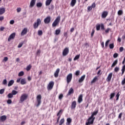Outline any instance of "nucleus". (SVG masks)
Instances as JSON below:
<instances>
[{"mask_svg": "<svg viewBox=\"0 0 125 125\" xmlns=\"http://www.w3.org/2000/svg\"><path fill=\"white\" fill-rule=\"evenodd\" d=\"M42 104V95H38L36 97V102L35 104V106L36 107H40L41 106V104Z\"/></svg>", "mask_w": 125, "mask_h": 125, "instance_id": "nucleus-1", "label": "nucleus"}, {"mask_svg": "<svg viewBox=\"0 0 125 125\" xmlns=\"http://www.w3.org/2000/svg\"><path fill=\"white\" fill-rule=\"evenodd\" d=\"M28 98V95L27 94H23L20 97V103H23L25 100H27Z\"/></svg>", "mask_w": 125, "mask_h": 125, "instance_id": "nucleus-2", "label": "nucleus"}, {"mask_svg": "<svg viewBox=\"0 0 125 125\" xmlns=\"http://www.w3.org/2000/svg\"><path fill=\"white\" fill-rule=\"evenodd\" d=\"M60 19H61L60 16L57 17L56 20L54 21L52 23V27H56L57 25H59V23L60 22Z\"/></svg>", "mask_w": 125, "mask_h": 125, "instance_id": "nucleus-3", "label": "nucleus"}, {"mask_svg": "<svg viewBox=\"0 0 125 125\" xmlns=\"http://www.w3.org/2000/svg\"><path fill=\"white\" fill-rule=\"evenodd\" d=\"M94 120H95V118L92 117L90 116L87 120V122L85 123V125H93V123H94Z\"/></svg>", "mask_w": 125, "mask_h": 125, "instance_id": "nucleus-4", "label": "nucleus"}, {"mask_svg": "<svg viewBox=\"0 0 125 125\" xmlns=\"http://www.w3.org/2000/svg\"><path fill=\"white\" fill-rule=\"evenodd\" d=\"M73 78V74L72 73H69L66 77V82L67 83H70Z\"/></svg>", "mask_w": 125, "mask_h": 125, "instance_id": "nucleus-5", "label": "nucleus"}, {"mask_svg": "<svg viewBox=\"0 0 125 125\" xmlns=\"http://www.w3.org/2000/svg\"><path fill=\"white\" fill-rule=\"evenodd\" d=\"M54 86V82L53 81L50 82L47 87L48 90H51L53 88Z\"/></svg>", "mask_w": 125, "mask_h": 125, "instance_id": "nucleus-6", "label": "nucleus"}, {"mask_svg": "<svg viewBox=\"0 0 125 125\" xmlns=\"http://www.w3.org/2000/svg\"><path fill=\"white\" fill-rule=\"evenodd\" d=\"M41 23H42V21H41V19H38L37 20V22H35L34 24V29H37V28L39 27V25H41Z\"/></svg>", "mask_w": 125, "mask_h": 125, "instance_id": "nucleus-7", "label": "nucleus"}, {"mask_svg": "<svg viewBox=\"0 0 125 125\" xmlns=\"http://www.w3.org/2000/svg\"><path fill=\"white\" fill-rule=\"evenodd\" d=\"M16 36V33L14 32L12 33L9 37L8 39V42H10L11 40H14L15 39V36Z\"/></svg>", "mask_w": 125, "mask_h": 125, "instance_id": "nucleus-8", "label": "nucleus"}, {"mask_svg": "<svg viewBox=\"0 0 125 125\" xmlns=\"http://www.w3.org/2000/svg\"><path fill=\"white\" fill-rule=\"evenodd\" d=\"M96 6V4H95V2H94L92 4L91 6H88L87 7V11L89 12V11H91V10H92V8H95Z\"/></svg>", "mask_w": 125, "mask_h": 125, "instance_id": "nucleus-9", "label": "nucleus"}, {"mask_svg": "<svg viewBox=\"0 0 125 125\" xmlns=\"http://www.w3.org/2000/svg\"><path fill=\"white\" fill-rule=\"evenodd\" d=\"M51 20V18L50 16H48L44 20V22L45 24H49L50 23V21Z\"/></svg>", "mask_w": 125, "mask_h": 125, "instance_id": "nucleus-10", "label": "nucleus"}, {"mask_svg": "<svg viewBox=\"0 0 125 125\" xmlns=\"http://www.w3.org/2000/svg\"><path fill=\"white\" fill-rule=\"evenodd\" d=\"M112 77H113V73H109L106 79V81L107 82V83H110V82H111V80H112Z\"/></svg>", "mask_w": 125, "mask_h": 125, "instance_id": "nucleus-11", "label": "nucleus"}, {"mask_svg": "<svg viewBox=\"0 0 125 125\" xmlns=\"http://www.w3.org/2000/svg\"><path fill=\"white\" fill-rule=\"evenodd\" d=\"M68 53H69V48L66 47L64 49L62 52V55L63 56H66Z\"/></svg>", "mask_w": 125, "mask_h": 125, "instance_id": "nucleus-12", "label": "nucleus"}, {"mask_svg": "<svg viewBox=\"0 0 125 125\" xmlns=\"http://www.w3.org/2000/svg\"><path fill=\"white\" fill-rule=\"evenodd\" d=\"M108 11H104L103 12L102 14V18L105 19L107 16H108Z\"/></svg>", "mask_w": 125, "mask_h": 125, "instance_id": "nucleus-13", "label": "nucleus"}, {"mask_svg": "<svg viewBox=\"0 0 125 125\" xmlns=\"http://www.w3.org/2000/svg\"><path fill=\"white\" fill-rule=\"evenodd\" d=\"M98 112H99V110L98 109H96L95 111H94L91 115V118H95L94 116H96L98 114Z\"/></svg>", "mask_w": 125, "mask_h": 125, "instance_id": "nucleus-14", "label": "nucleus"}, {"mask_svg": "<svg viewBox=\"0 0 125 125\" xmlns=\"http://www.w3.org/2000/svg\"><path fill=\"white\" fill-rule=\"evenodd\" d=\"M60 72V69H57L56 71L54 73L55 78H58V76H59V72Z\"/></svg>", "mask_w": 125, "mask_h": 125, "instance_id": "nucleus-15", "label": "nucleus"}, {"mask_svg": "<svg viewBox=\"0 0 125 125\" xmlns=\"http://www.w3.org/2000/svg\"><path fill=\"white\" fill-rule=\"evenodd\" d=\"M76 106H77V102L76 101L72 102L71 104V109H76Z\"/></svg>", "mask_w": 125, "mask_h": 125, "instance_id": "nucleus-16", "label": "nucleus"}, {"mask_svg": "<svg viewBox=\"0 0 125 125\" xmlns=\"http://www.w3.org/2000/svg\"><path fill=\"white\" fill-rule=\"evenodd\" d=\"M62 113H63V110L62 109L60 110L59 112H58L57 114V116L58 117L57 118L58 120L59 121V120H60V118H61V115H60V114H62Z\"/></svg>", "mask_w": 125, "mask_h": 125, "instance_id": "nucleus-17", "label": "nucleus"}, {"mask_svg": "<svg viewBox=\"0 0 125 125\" xmlns=\"http://www.w3.org/2000/svg\"><path fill=\"white\" fill-rule=\"evenodd\" d=\"M72 123V119L71 118H68L66 119V125H70Z\"/></svg>", "mask_w": 125, "mask_h": 125, "instance_id": "nucleus-18", "label": "nucleus"}, {"mask_svg": "<svg viewBox=\"0 0 125 125\" xmlns=\"http://www.w3.org/2000/svg\"><path fill=\"white\" fill-rule=\"evenodd\" d=\"M83 94H81L79 97H78V103L80 104L82 103V102H83Z\"/></svg>", "mask_w": 125, "mask_h": 125, "instance_id": "nucleus-19", "label": "nucleus"}, {"mask_svg": "<svg viewBox=\"0 0 125 125\" xmlns=\"http://www.w3.org/2000/svg\"><path fill=\"white\" fill-rule=\"evenodd\" d=\"M76 3H77V0H71L70 2V5L72 7H74L75 6Z\"/></svg>", "mask_w": 125, "mask_h": 125, "instance_id": "nucleus-20", "label": "nucleus"}, {"mask_svg": "<svg viewBox=\"0 0 125 125\" xmlns=\"http://www.w3.org/2000/svg\"><path fill=\"white\" fill-rule=\"evenodd\" d=\"M27 28H25L23 29V30L21 31V36H24V35H26V34H27Z\"/></svg>", "mask_w": 125, "mask_h": 125, "instance_id": "nucleus-21", "label": "nucleus"}, {"mask_svg": "<svg viewBox=\"0 0 125 125\" xmlns=\"http://www.w3.org/2000/svg\"><path fill=\"white\" fill-rule=\"evenodd\" d=\"M73 93H74V89L70 88L67 93V96H69V95H71V94H73Z\"/></svg>", "mask_w": 125, "mask_h": 125, "instance_id": "nucleus-22", "label": "nucleus"}, {"mask_svg": "<svg viewBox=\"0 0 125 125\" xmlns=\"http://www.w3.org/2000/svg\"><path fill=\"white\" fill-rule=\"evenodd\" d=\"M6 116L3 115L0 117V121H1V122H4V121H6Z\"/></svg>", "mask_w": 125, "mask_h": 125, "instance_id": "nucleus-23", "label": "nucleus"}, {"mask_svg": "<svg viewBox=\"0 0 125 125\" xmlns=\"http://www.w3.org/2000/svg\"><path fill=\"white\" fill-rule=\"evenodd\" d=\"M98 81V77H97V76H95L93 79L92 80V81L91 82V84H92L93 83H95L96 82H97Z\"/></svg>", "mask_w": 125, "mask_h": 125, "instance_id": "nucleus-24", "label": "nucleus"}, {"mask_svg": "<svg viewBox=\"0 0 125 125\" xmlns=\"http://www.w3.org/2000/svg\"><path fill=\"white\" fill-rule=\"evenodd\" d=\"M84 79H85V75L82 76L81 78L79 80V83H83V81H84Z\"/></svg>", "mask_w": 125, "mask_h": 125, "instance_id": "nucleus-25", "label": "nucleus"}, {"mask_svg": "<svg viewBox=\"0 0 125 125\" xmlns=\"http://www.w3.org/2000/svg\"><path fill=\"white\" fill-rule=\"evenodd\" d=\"M5 12V8H0V15H2Z\"/></svg>", "mask_w": 125, "mask_h": 125, "instance_id": "nucleus-26", "label": "nucleus"}, {"mask_svg": "<svg viewBox=\"0 0 125 125\" xmlns=\"http://www.w3.org/2000/svg\"><path fill=\"white\" fill-rule=\"evenodd\" d=\"M51 1H52V0H46L45 2V5H46V6H48V5H50V4L51 3Z\"/></svg>", "mask_w": 125, "mask_h": 125, "instance_id": "nucleus-27", "label": "nucleus"}, {"mask_svg": "<svg viewBox=\"0 0 125 125\" xmlns=\"http://www.w3.org/2000/svg\"><path fill=\"white\" fill-rule=\"evenodd\" d=\"M13 83H14V80H12L10 81L8 83V86H11Z\"/></svg>", "mask_w": 125, "mask_h": 125, "instance_id": "nucleus-28", "label": "nucleus"}, {"mask_svg": "<svg viewBox=\"0 0 125 125\" xmlns=\"http://www.w3.org/2000/svg\"><path fill=\"white\" fill-rule=\"evenodd\" d=\"M64 123H65V119L62 118L61 119L59 125H62L64 124Z\"/></svg>", "mask_w": 125, "mask_h": 125, "instance_id": "nucleus-29", "label": "nucleus"}, {"mask_svg": "<svg viewBox=\"0 0 125 125\" xmlns=\"http://www.w3.org/2000/svg\"><path fill=\"white\" fill-rule=\"evenodd\" d=\"M117 64H118V60L114 61V62H113L111 65L112 68H113V67H115V66H116Z\"/></svg>", "mask_w": 125, "mask_h": 125, "instance_id": "nucleus-30", "label": "nucleus"}, {"mask_svg": "<svg viewBox=\"0 0 125 125\" xmlns=\"http://www.w3.org/2000/svg\"><path fill=\"white\" fill-rule=\"evenodd\" d=\"M21 84H26V80H25V79H22L21 80Z\"/></svg>", "mask_w": 125, "mask_h": 125, "instance_id": "nucleus-31", "label": "nucleus"}, {"mask_svg": "<svg viewBox=\"0 0 125 125\" xmlns=\"http://www.w3.org/2000/svg\"><path fill=\"white\" fill-rule=\"evenodd\" d=\"M60 33H61V30L60 29H56L55 31V35H56V36H58V35H59L60 34Z\"/></svg>", "mask_w": 125, "mask_h": 125, "instance_id": "nucleus-32", "label": "nucleus"}, {"mask_svg": "<svg viewBox=\"0 0 125 125\" xmlns=\"http://www.w3.org/2000/svg\"><path fill=\"white\" fill-rule=\"evenodd\" d=\"M121 71H122V76H123V75L125 74V65L122 66V69H121Z\"/></svg>", "mask_w": 125, "mask_h": 125, "instance_id": "nucleus-33", "label": "nucleus"}, {"mask_svg": "<svg viewBox=\"0 0 125 125\" xmlns=\"http://www.w3.org/2000/svg\"><path fill=\"white\" fill-rule=\"evenodd\" d=\"M37 7H42V2H38L36 4Z\"/></svg>", "mask_w": 125, "mask_h": 125, "instance_id": "nucleus-34", "label": "nucleus"}, {"mask_svg": "<svg viewBox=\"0 0 125 125\" xmlns=\"http://www.w3.org/2000/svg\"><path fill=\"white\" fill-rule=\"evenodd\" d=\"M100 27H101V25L100 24H98L96 25V28L97 31H99L100 30Z\"/></svg>", "mask_w": 125, "mask_h": 125, "instance_id": "nucleus-35", "label": "nucleus"}, {"mask_svg": "<svg viewBox=\"0 0 125 125\" xmlns=\"http://www.w3.org/2000/svg\"><path fill=\"white\" fill-rule=\"evenodd\" d=\"M115 93H112L110 94V99H113V98H114V97H115Z\"/></svg>", "mask_w": 125, "mask_h": 125, "instance_id": "nucleus-36", "label": "nucleus"}, {"mask_svg": "<svg viewBox=\"0 0 125 125\" xmlns=\"http://www.w3.org/2000/svg\"><path fill=\"white\" fill-rule=\"evenodd\" d=\"M120 92H118L117 93V94L116 95V101H118V100H119V98L120 97Z\"/></svg>", "mask_w": 125, "mask_h": 125, "instance_id": "nucleus-37", "label": "nucleus"}, {"mask_svg": "<svg viewBox=\"0 0 125 125\" xmlns=\"http://www.w3.org/2000/svg\"><path fill=\"white\" fill-rule=\"evenodd\" d=\"M7 97L9 99L13 98V95L12 93H9L7 95Z\"/></svg>", "mask_w": 125, "mask_h": 125, "instance_id": "nucleus-38", "label": "nucleus"}, {"mask_svg": "<svg viewBox=\"0 0 125 125\" xmlns=\"http://www.w3.org/2000/svg\"><path fill=\"white\" fill-rule=\"evenodd\" d=\"M119 71H120V67H116L114 68V72H115V73H118Z\"/></svg>", "mask_w": 125, "mask_h": 125, "instance_id": "nucleus-39", "label": "nucleus"}, {"mask_svg": "<svg viewBox=\"0 0 125 125\" xmlns=\"http://www.w3.org/2000/svg\"><path fill=\"white\" fill-rule=\"evenodd\" d=\"M80 58V54L76 55L74 58V61H76V60H78Z\"/></svg>", "mask_w": 125, "mask_h": 125, "instance_id": "nucleus-40", "label": "nucleus"}, {"mask_svg": "<svg viewBox=\"0 0 125 125\" xmlns=\"http://www.w3.org/2000/svg\"><path fill=\"white\" fill-rule=\"evenodd\" d=\"M19 77H22L24 76V72L21 71L18 74Z\"/></svg>", "mask_w": 125, "mask_h": 125, "instance_id": "nucleus-41", "label": "nucleus"}, {"mask_svg": "<svg viewBox=\"0 0 125 125\" xmlns=\"http://www.w3.org/2000/svg\"><path fill=\"white\" fill-rule=\"evenodd\" d=\"M123 13H124V12H123V10H120L118 12V14L119 15H123Z\"/></svg>", "mask_w": 125, "mask_h": 125, "instance_id": "nucleus-42", "label": "nucleus"}, {"mask_svg": "<svg viewBox=\"0 0 125 125\" xmlns=\"http://www.w3.org/2000/svg\"><path fill=\"white\" fill-rule=\"evenodd\" d=\"M11 93L13 94V95H16V94L17 93H18V92L13 90L12 91V93Z\"/></svg>", "mask_w": 125, "mask_h": 125, "instance_id": "nucleus-43", "label": "nucleus"}, {"mask_svg": "<svg viewBox=\"0 0 125 125\" xmlns=\"http://www.w3.org/2000/svg\"><path fill=\"white\" fill-rule=\"evenodd\" d=\"M114 46H115L114 45V43H113L109 44V48L110 49H113V48H114Z\"/></svg>", "mask_w": 125, "mask_h": 125, "instance_id": "nucleus-44", "label": "nucleus"}, {"mask_svg": "<svg viewBox=\"0 0 125 125\" xmlns=\"http://www.w3.org/2000/svg\"><path fill=\"white\" fill-rule=\"evenodd\" d=\"M80 74H81V71L80 70H77L75 72V76H79Z\"/></svg>", "mask_w": 125, "mask_h": 125, "instance_id": "nucleus-45", "label": "nucleus"}, {"mask_svg": "<svg viewBox=\"0 0 125 125\" xmlns=\"http://www.w3.org/2000/svg\"><path fill=\"white\" fill-rule=\"evenodd\" d=\"M109 42H110V40H107L105 43V47H107L109 45Z\"/></svg>", "mask_w": 125, "mask_h": 125, "instance_id": "nucleus-46", "label": "nucleus"}, {"mask_svg": "<svg viewBox=\"0 0 125 125\" xmlns=\"http://www.w3.org/2000/svg\"><path fill=\"white\" fill-rule=\"evenodd\" d=\"M101 30H102L103 31H104V30H105V26H104V24L103 23L101 24Z\"/></svg>", "mask_w": 125, "mask_h": 125, "instance_id": "nucleus-47", "label": "nucleus"}, {"mask_svg": "<svg viewBox=\"0 0 125 125\" xmlns=\"http://www.w3.org/2000/svg\"><path fill=\"white\" fill-rule=\"evenodd\" d=\"M54 9V5H51L50 7H49V10H53Z\"/></svg>", "mask_w": 125, "mask_h": 125, "instance_id": "nucleus-48", "label": "nucleus"}, {"mask_svg": "<svg viewBox=\"0 0 125 125\" xmlns=\"http://www.w3.org/2000/svg\"><path fill=\"white\" fill-rule=\"evenodd\" d=\"M37 0H32V7L36 4V1Z\"/></svg>", "mask_w": 125, "mask_h": 125, "instance_id": "nucleus-49", "label": "nucleus"}, {"mask_svg": "<svg viewBox=\"0 0 125 125\" xmlns=\"http://www.w3.org/2000/svg\"><path fill=\"white\" fill-rule=\"evenodd\" d=\"M38 35L39 36H42V31L39 30L38 31Z\"/></svg>", "mask_w": 125, "mask_h": 125, "instance_id": "nucleus-50", "label": "nucleus"}, {"mask_svg": "<svg viewBox=\"0 0 125 125\" xmlns=\"http://www.w3.org/2000/svg\"><path fill=\"white\" fill-rule=\"evenodd\" d=\"M94 33H95V30H94V29H92V33H91V37H93L94 35Z\"/></svg>", "mask_w": 125, "mask_h": 125, "instance_id": "nucleus-51", "label": "nucleus"}, {"mask_svg": "<svg viewBox=\"0 0 125 125\" xmlns=\"http://www.w3.org/2000/svg\"><path fill=\"white\" fill-rule=\"evenodd\" d=\"M110 31H111V28H107L105 30V33H106V34H108V33H109V32H110Z\"/></svg>", "mask_w": 125, "mask_h": 125, "instance_id": "nucleus-52", "label": "nucleus"}, {"mask_svg": "<svg viewBox=\"0 0 125 125\" xmlns=\"http://www.w3.org/2000/svg\"><path fill=\"white\" fill-rule=\"evenodd\" d=\"M63 94H61L59 96V99H60V100H61L62 98H63Z\"/></svg>", "mask_w": 125, "mask_h": 125, "instance_id": "nucleus-53", "label": "nucleus"}, {"mask_svg": "<svg viewBox=\"0 0 125 125\" xmlns=\"http://www.w3.org/2000/svg\"><path fill=\"white\" fill-rule=\"evenodd\" d=\"M118 56H119V54H118V53H114L113 55L114 58H117V57H118Z\"/></svg>", "mask_w": 125, "mask_h": 125, "instance_id": "nucleus-54", "label": "nucleus"}, {"mask_svg": "<svg viewBox=\"0 0 125 125\" xmlns=\"http://www.w3.org/2000/svg\"><path fill=\"white\" fill-rule=\"evenodd\" d=\"M7 104H11V103H12V101H11V100H10V99H8L7 101Z\"/></svg>", "mask_w": 125, "mask_h": 125, "instance_id": "nucleus-55", "label": "nucleus"}, {"mask_svg": "<svg viewBox=\"0 0 125 125\" xmlns=\"http://www.w3.org/2000/svg\"><path fill=\"white\" fill-rule=\"evenodd\" d=\"M31 69V65H29L26 67V71H30Z\"/></svg>", "mask_w": 125, "mask_h": 125, "instance_id": "nucleus-56", "label": "nucleus"}, {"mask_svg": "<svg viewBox=\"0 0 125 125\" xmlns=\"http://www.w3.org/2000/svg\"><path fill=\"white\" fill-rule=\"evenodd\" d=\"M4 92V89H1L0 90V94H3Z\"/></svg>", "mask_w": 125, "mask_h": 125, "instance_id": "nucleus-57", "label": "nucleus"}, {"mask_svg": "<svg viewBox=\"0 0 125 125\" xmlns=\"http://www.w3.org/2000/svg\"><path fill=\"white\" fill-rule=\"evenodd\" d=\"M37 55H38V56H40V55H41V50H37Z\"/></svg>", "mask_w": 125, "mask_h": 125, "instance_id": "nucleus-58", "label": "nucleus"}, {"mask_svg": "<svg viewBox=\"0 0 125 125\" xmlns=\"http://www.w3.org/2000/svg\"><path fill=\"white\" fill-rule=\"evenodd\" d=\"M22 45H23V43L21 42V43H20L18 46V47L19 48H20L21 47H22Z\"/></svg>", "mask_w": 125, "mask_h": 125, "instance_id": "nucleus-59", "label": "nucleus"}, {"mask_svg": "<svg viewBox=\"0 0 125 125\" xmlns=\"http://www.w3.org/2000/svg\"><path fill=\"white\" fill-rule=\"evenodd\" d=\"M8 60V58L7 57H5L3 60V61H4L5 62H6Z\"/></svg>", "mask_w": 125, "mask_h": 125, "instance_id": "nucleus-60", "label": "nucleus"}, {"mask_svg": "<svg viewBox=\"0 0 125 125\" xmlns=\"http://www.w3.org/2000/svg\"><path fill=\"white\" fill-rule=\"evenodd\" d=\"M121 83L122 85L125 84V78H124V80H122Z\"/></svg>", "mask_w": 125, "mask_h": 125, "instance_id": "nucleus-61", "label": "nucleus"}, {"mask_svg": "<svg viewBox=\"0 0 125 125\" xmlns=\"http://www.w3.org/2000/svg\"><path fill=\"white\" fill-rule=\"evenodd\" d=\"M20 11H21V8L19 7L17 8V12H18V13L19 12H20Z\"/></svg>", "mask_w": 125, "mask_h": 125, "instance_id": "nucleus-62", "label": "nucleus"}, {"mask_svg": "<svg viewBox=\"0 0 125 125\" xmlns=\"http://www.w3.org/2000/svg\"><path fill=\"white\" fill-rule=\"evenodd\" d=\"M7 83V81H6V79H5L3 81V84H6Z\"/></svg>", "mask_w": 125, "mask_h": 125, "instance_id": "nucleus-63", "label": "nucleus"}, {"mask_svg": "<svg viewBox=\"0 0 125 125\" xmlns=\"http://www.w3.org/2000/svg\"><path fill=\"white\" fill-rule=\"evenodd\" d=\"M119 50L120 52H122V51H124V47H121L119 49Z\"/></svg>", "mask_w": 125, "mask_h": 125, "instance_id": "nucleus-64", "label": "nucleus"}]
</instances>
